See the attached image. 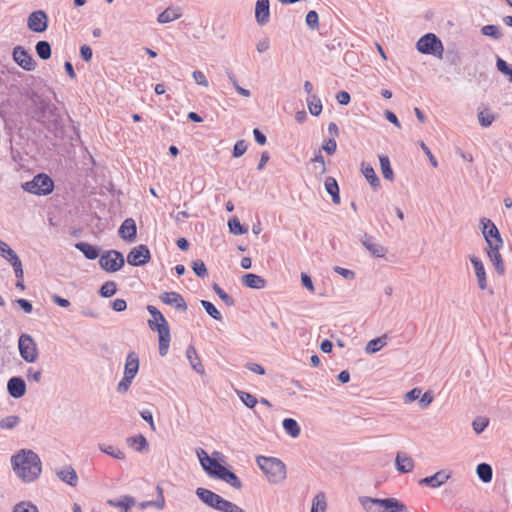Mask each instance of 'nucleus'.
<instances>
[{
	"mask_svg": "<svg viewBox=\"0 0 512 512\" xmlns=\"http://www.w3.org/2000/svg\"><path fill=\"white\" fill-rule=\"evenodd\" d=\"M11 464L15 474L24 482H33L42 471L39 456L30 449H22L11 457Z\"/></svg>",
	"mask_w": 512,
	"mask_h": 512,
	"instance_id": "nucleus-1",
	"label": "nucleus"
},
{
	"mask_svg": "<svg viewBox=\"0 0 512 512\" xmlns=\"http://www.w3.org/2000/svg\"><path fill=\"white\" fill-rule=\"evenodd\" d=\"M147 311L151 315L148 320V326L151 330L158 332L159 338V354L165 356L168 353L171 334L170 327L164 315L155 306L148 305Z\"/></svg>",
	"mask_w": 512,
	"mask_h": 512,
	"instance_id": "nucleus-2",
	"label": "nucleus"
},
{
	"mask_svg": "<svg viewBox=\"0 0 512 512\" xmlns=\"http://www.w3.org/2000/svg\"><path fill=\"white\" fill-rule=\"evenodd\" d=\"M358 501L366 512H409L407 506L396 498L360 496Z\"/></svg>",
	"mask_w": 512,
	"mask_h": 512,
	"instance_id": "nucleus-3",
	"label": "nucleus"
},
{
	"mask_svg": "<svg viewBox=\"0 0 512 512\" xmlns=\"http://www.w3.org/2000/svg\"><path fill=\"white\" fill-rule=\"evenodd\" d=\"M256 462L269 482L277 484L286 478V466L281 460L274 457L258 456Z\"/></svg>",
	"mask_w": 512,
	"mask_h": 512,
	"instance_id": "nucleus-4",
	"label": "nucleus"
},
{
	"mask_svg": "<svg viewBox=\"0 0 512 512\" xmlns=\"http://www.w3.org/2000/svg\"><path fill=\"white\" fill-rule=\"evenodd\" d=\"M21 187L28 193L46 196L52 193L54 182L47 174L39 173L32 180L23 183Z\"/></svg>",
	"mask_w": 512,
	"mask_h": 512,
	"instance_id": "nucleus-5",
	"label": "nucleus"
},
{
	"mask_svg": "<svg viewBox=\"0 0 512 512\" xmlns=\"http://www.w3.org/2000/svg\"><path fill=\"white\" fill-rule=\"evenodd\" d=\"M18 349L21 358L27 363H34L38 359L39 351L33 337L23 333L18 339Z\"/></svg>",
	"mask_w": 512,
	"mask_h": 512,
	"instance_id": "nucleus-6",
	"label": "nucleus"
},
{
	"mask_svg": "<svg viewBox=\"0 0 512 512\" xmlns=\"http://www.w3.org/2000/svg\"><path fill=\"white\" fill-rule=\"evenodd\" d=\"M417 50L422 54L442 56L443 44L441 40L433 33H427L422 36L416 44Z\"/></svg>",
	"mask_w": 512,
	"mask_h": 512,
	"instance_id": "nucleus-7",
	"label": "nucleus"
},
{
	"mask_svg": "<svg viewBox=\"0 0 512 512\" xmlns=\"http://www.w3.org/2000/svg\"><path fill=\"white\" fill-rule=\"evenodd\" d=\"M125 260L121 252L109 250L103 253L99 259L100 267L107 272H116L124 266Z\"/></svg>",
	"mask_w": 512,
	"mask_h": 512,
	"instance_id": "nucleus-8",
	"label": "nucleus"
},
{
	"mask_svg": "<svg viewBox=\"0 0 512 512\" xmlns=\"http://www.w3.org/2000/svg\"><path fill=\"white\" fill-rule=\"evenodd\" d=\"M0 255L10 263L12 266L15 277L22 278L23 266L17 253L3 240L0 239Z\"/></svg>",
	"mask_w": 512,
	"mask_h": 512,
	"instance_id": "nucleus-9",
	"label": "nucleus"
},
{
	"mask_svg": "<svg viewBox=\"0 0 512 512\" xmlns=\"http://www.w3.org/2000/svg\"><path fill=\"white\" fill-rule=\"evenodd\" d=\"M482 233L488 247L503 246V240L496 225L489 219H482Z\"/></svg>",
	"mask_w": 512,
	"mask_h": 512,
	"instance_id": "nucleus-10",
	"label": "nucleus"
},
{
	"mask_svg": "<svg viewBox=\"0 0 512 512\" xmlns=\"http://www.w3.org/2000/svg\"><path fill=\"white\" fill-rule=\"evenodd\" d=\"M150 250L146 245L133 248L127 255V262L132 266H142L150 261Z\"/></svg>",
	"mask_w": 512,
	"mask_h": 512,
	"instance_id": "nucleus-11",
	"label": "nucleus"
},
{
	"mask_svg": "<svg viewBox=\"0 0 512 512\" xmlns=\"http://www.w3.org/2000/svg\"><path fill=\"white\" fill-rule=\"evenodd\" d=\"M202 468L211 477H215L220 469L223 467L216 459L209 457L207 452L202 448L196 450Z\"/></svg>",
	"mask_w": 512,
	"mask_h": 512,
	"instance_id": "nucleus-12",
	"label": "nucleus"
},
{
	"mask_svg": "<svg viewBox=\"0 0 512 512\" xmlns=\"http://www.w3.org/2000/svg\"><path fill=\"white\" fill-rule=\"evenodd\" d=\"M361 244L374 257L383 258L387 253V248L381 245L374 236L364 233L360 237Z\"/></svg>",
	"mask_w": 512,
	"mask_h": 512,
	"instance_id": "nucleus-13",
	"label": "nucleus"
},
{
	"mask_svg": "<svg viewBox=\"0 0 512 512\" xmlns=\"http://www.w3.org/2000/svg\"><path fill=\"white\" fill-rule=\"evenodd\" d=\"M27 26L33 32H44L48 27V16L42 10L32 12L27 19Z\"/></svg>",
	"mask_w": 512,
	"mask_h": 512,
	"instance_id": "nucleus-14",
	"label": "nucleus"
},
{
	"mask_svg": "<svg viewBox=\"0 0 512 512\" xmlns=\"http://www.w3.org/2000/svg\"><path fill=\"white\" fill-rule=\"evenodd\" d=\"M13 60L24 70L32 71L35 69V61L31 54L22 46H16L12 52Z\"/></svg>",
	"mask_w": 512,
	"mask_h": 512,
	"instance_id": "nucleus-15",
	"label": "nucleus"
},
{
	"mask_svg": "<svg viewBox=\"0 0 512 512\" xmlns=\"http://www.w3.org/2000/svg\"><path fill=\"white\" fill-rule=\"evenodd\" d=\"M160 300L166 305L173 306L180 312H185L188 308L182 295L177 292H163L160 295Z\"/></svg>",
	"mask_w": 512,
	"mask_h": 512,
	"instance_id": "nucleus-16",
	"label": "nucleus"
},
{
	"mask_svg": "<svg viewBox=\"0 0 512 512\" xmlns=\"http://www.w3.org/2000/svg\"><path fill=\"white\" fill-rule=\"evenodd\" d=\"M7 391L11 397L21 398L26 393V383L21 377H12L7 382Z\"/></svg>",
	"mask_w": 512,
	"mask_h": 512,
	"instance_id": "nucleus-17",
	"label": "nucleus"
},
{
	"mask_svg": "<svg viewBox=\"0 0 512 512\" xmlns=\"http://www.w3.org/2000/svg\"><path fill=\"white\" fill-rule=\"evenodd\" d=\"M255 18L260 26L269 22L270 4L269 0H257L255 5Z\"/></svg>",
	"mask_w": 512,
	"mask_h": 512,
	"instance_id": "nucleus-18",
	"label": "nucleus"
},
{
	"mask_svg": "<svg viewBox=\"0 0 512 512\" xmlns=\"http://www.w3.org/2000/svg\"><path fill=\"white\" fill-rule=\"evenodd\" d=\"M137 227L132 218H127L123 221L119 228V235L122 239L128 242H133L136 238Z\"/></svg>",
	"mask_w": 512,
	"mask_h": 512,
	"instance_id": "nucleus-19",
	"label": "nucleus"
},
{
	"mask_svg": "<svg viewBox=\"0 0 512 512\" xmlns=\"http://www.w3.org/2000/svg\"><path fill=\"white\" fill-rule=\"evenodd\" d=\"M469 259L474 267L479 288L485 290L487 288V279L483 262L476 256H470Z\"/></svg>",
	"mask_w": 512,
	"mask_h": 512,
	"instance_id": "nucleus-20",
	"label": "nucleus"
},
{
	"mask_svg": "<svg viewBox=\"0 0 512 512\" xmlns=\"http://www.w3.org/2000/svg\"><path fill=\"white\" fill-rule=\"evenodd\" d=\"M56 475L62 482L68 484L71 487H75L78 484V475L75 469L70 465H66L58 470Z\"/></svg>",
	"mask_w": 512,
	"mask_h": 512,
	"instance_id": "nucleus-21",
	"label": "nucleus"
},
{
	"mask_svg": "<svg viewBox=\"0 0 512 512\" xmlns=\"http://www.w3.org/2000/svg\"><path fill=\"white\" fill-rule=\"evenodd\" d=\"M196 495L203 503L214 509H216L218 502L221 499L220 495L212 492L211 490L201 487L196 489Z\"/></svg>",
	"mask_w": 512,
	"mask_h": 512,
	"instance_id": "nucleus-22",
	"label": "nucleus"
},
{
	"mask_svg": "<svg viewBox=\"0 0 512 512\" xmlns=\"http://www.w3.org/2000/svg\"><path fill=\"white\" fill-rule=\"evenodd\" d=\"M450 475L447 474L444 470L436 472L434 475L422 478L419 481L420 485H426L430 486L432 488L440 487L442 484H444L448 479Z\"/></svg>",
	"mask_w": 512,
	"mask_h": 512,
	"instance_id": "nucleus-23",
	"label": "nucleus"
},
{
	"mask_svg": "<svg viewBox=\"0 0 512 512\" xmlns=\"http://www.w3.org/2000/svg\"><path fill=\"white\" fill-rule=\"evenodd\" d=\"M215 478H218V479L226 482L227 484H229L231 487H233L235 489H240L242 487V482L237 477V475L234 472L227 469L225 466H223L220 469V471L217 473Z\"/></svg>",
	"mask_w": 512,
	"mask_h": 512,
	"instance_id": "nucleus-24",
	"label": "nucleus"
},
{
	"mask_svg": "<svg viewBox=\"0 0 512 512\" xmlns=\"http://www.w3.org/2000/svg\"><path fill=\"white\" fill-rule=\"evenodd\" d=\"M501 247L502 246L489 247V249L487 250V255L490 261L492 262L497 273L500 275L504 274L505 272V265L502 256L499 252Z\"/></svg>",
	"mask_w": 512,
	"mask_h": 512,
	"instance_id": "nucleus-25",
	"label": "nucleus"
},
{
	"mask_svg": "<svg viewBox=\"0 0 512 512\" xmlns=\"http://www.w3.org/2000/svg\"><path fill=\"white\" fill-rule=\"evenodd\" d=\"M139 370V356L135 351H130L126 356L124 374L134 377Z\"/></svg>",
	"mask_w": 512,
	"mask_h": 512,
	"instance_id": "nucleus-26",
	"label": "nucleus"
},
{
	"mask_svg": "<svg viewBox=\"0 0 512 512\" xmlns=\"http://www.w3.org/2000/svg\"><path fill=\"white\" fill-rule=\"evenodd\" d=\"M242 284L252 289H263L266 287V280L253 273H247L242 276Z\"/></svg>",
	"mask_w": 512,
	"mask_h": 512,
	"instance_id": "nucleus-27",
	"label": "nucleus"
},
{
	"mask_svg": "<svg viewBox=\"0 0 512 512\" xmlns=\"http://www.w3.org/2000/svg\"><path fill=\"white\" fill-rule=\"evenodd\" d=\"M181 16L182 10L180 7H168L158 15L157 21L160 24H166L179 19Z\"/></svg>",
	"mask_w": 512,
	"mask_h": 512,
	"instance_id": "nucleus-28",
	"label": "nucleus"
},
{
	"mask_svg": "<svg viewBox=\"0 0 512 512\" xmlns=\"http://www.w3.org/2000/svg\"><path fill=\"white\" fill-rule=\"evenodd\" d=\"M106 503L111 507H117L124 511L131 509L136 504V500L132 496L124 495L118 499H108Z\"/></svg>",
	"mask_w": 512,
	"mask_h": 512,
	"instance_id": "nucleus-29",
	"label": "nucleus"
},
{
	"mask_svg": "<svg viewBox=\"0 0 512 512\" xmlns=\"http://www.w3.org/2000/svg\"><path fill=\"white\" fill-rule=\"evenodd\" d=\"M396 469L401 473H409L414 468V461L411 457L398 453L395 460Z\"/></svg>",
	"mask_w": 512,
	"mask_h": 512,
	"instance_id": "nucleus-30",
	"label": "nucleus"
},
{
	"mask_svg": "<svg viewBox=\"0 0 512 512\" xmlns=\"http://www.w3.org/2000/svg\"><path fill=\"white\" fill-rule=\"evenodd\" d=\"M157 491V498L154 501H143L140 503L141 509H146L148 507H155L158 510H163L165 508V498L163 489L160 487V485L156 486Z\"/></svg>",
	"mask_w": 512,
	"mask_h": 512,
	"instance_id": "nucleus-31",
	"label": "nucleus"
},
{
	"mask_svg": "<svg viewBox=\"0 0 512 512\" xmlns=\"http://www.w3.org/2000/svg\"><path fill=\"white\" fill-rule=\"evenodd\" d=\"M186 356L190 362L191 367L198 374L203 375L205 372L204 366L202 365L197 352L193 346H189L186 350Z\"/></svg>",
	"mask_w": 512,
	"mask_h": 512,
	"instance_id": "nucleus-32",
	"label": "nucleus"
},
{
	"mask_svg": "<svg viewBox=\"0 0 512 512\" xmlns=\"http://www.w3.org/2000/svg\"><path fill=\"white\" fill-rule=\"evenodd\" d=\"M361 171L364 177L367 179V181L374 189L379 187L380 180L376 175L374 168L370 164L362 162Z\"/></svg>",
	"mask_w": 512,
	"mask_h": 512,
	"instance_id": "nucleus-33",
	"label": "nucleus"
},
{
	"mask_svg": "<svg viewBox=\"0 0 512 512\" xmlns=\"http://www.w3.org/2000/svg\"><path fill=\"white\" fill-rule=\"evenodd\" d=\"M325 190L332 197L335 204L340 203L339 186L335 178L327 177L325 180Z\"/></svg>",
	"mask_w": 512,
	"mask_h": 512,
	"instance_id": "nucleus-34",
	"label": "nucleus"
},
{
	"mask_svg": "<svg viewBox=\"0 0 512 512\" xmlns=\"http://www.w3.org/2000/svg\"><path fill=\"white\" fill-rule=\"evenodd\" d=\"M126 442L129 447L133 448L137 452H142L148 448V441L142 434L128 437Z\"/></svg>",
	"mask_w": 512,
	"mask_h": 512,
	"instance_id": "nucleus-35",
	"label": "nucleus"
},
{
	"mask_svg": "<svg viewBox=\"0 0 512 512\" xmlns=\"http://www.w3.org/2000/svg\"><path fill=\"white\" fill-rule=\"evenodd\" d=\"M75 248L81 251L89 260H94L99 256V249L87 242H78L75 244Z\"/></svg>",
	"mask_w": 512,
	"mask_h": 512,
	"instance_id": "nucleus-36",
	"label": "nucleus"
},
{
	"mask_svg": "<svg viewBox=\"0 0 512 512\" xmlns=\"http://www.w3.org/2000/svg\"><path fill=\"white\" fill-rule=\"evenodd\" d=\"M476 473L479 479L483 483H489L492 480L493 477V470L491 465L487 463H480L476 467Z\"/></svg>",
	"mask_w": 512,
	"mask_h": 512,
	"instance_id": "nucleus-37",
	"label": "nucleus"
},
{
	"mask_svg": "<svg viewBox=\"0 0 512 512\" xmlns=\"http://www.w3.org/2000/svg\"><path fill=\"white\" fill-rule=\"evenodd\" d=\"M285 432L292 438H297L300 435V426L296 420L292 418H285L282 422Z\"/></svg>",
	"mask_w": 512,
	"mask_h": 512,
	"instance_id": "nucleus-38",
	"label": "nucleus"
},
{
	"mask_svg": "<svg viewBox=\"0 0 512 512\" xmlns=\"http://www.w3.org/2000/svg\"><path fill=\"white\" fill-rule=\"evenodd\" d=\"M386 336L378 337L375 339L370 340L365 347V352L367 354H374L378 351H380L386 344Z\"/></svg>",
	"mask_w": 512,
	"mask_h": 512,
	"instance_id": "nucleus-39",
	"label": "nucleus"
},
{
	"mask_svg": "<svg viewBox=\"0 0 512 512\" xmlns=\"http://www.w3.org/2000/svg\"><path fill=\"white\" fill-rule=\"evenodd\" d=\"M98 448L101 452L115 458L118 460H124L125 459V453L112 445H106V444H99Z\"/></svg>",
	"mask_w": 512,
	"mask_h": 512,
	"instance_id": "nucleus-40",
	"label": "nucleus"
},
{
	"mask_svg": "<svg viewBox=\"0 0 512 512\" xmlns=\"http://www.w3.org/2000/svg\"><path fill=\"white\" fill-rule=\"evenodd\" d=\"M307 106L309 109V112L313 116H318L322 112V102L320 98L317 95H311L307 98Z\"/></svg>",
	"mask_w": 512,
	"mask_h": 512,
	"instance_id": "nucleus-41",
	"label": "nucleus"
},
{
	"mask_svg": "<svg viewBox=\"0 0 512 512\" xmlns=\"http://www.w3.org/2000/svg\"><path fill=\"white\" fill-rule=\"evenodd\" d=\"M38 57L42 60H47L51 57V45L48 41L41 40L35 46Z\"/></svg>",
	"mask_w": 512,
	"mask_h": 512,
	"instance_id": "nucleus-42",
	"label": "nucleus"
},
{
	"mask_svg": "<svg viewBox=\"0 0 512 512\" xmlns=\"http://www.w3.org/2000/svg\"><path fill=\"white\" fill-rule=\"evenodd\" d=\"M380 166L382 170L383 177L387 180H393L394 173L390 165V160L387 156L381 155L379 157Z\"/></svg>",
	"mask_w": 512,
	"mask_h": 512,
	"instance_id": "nucleus-43",
	"label": "nucleus"
},
{
	"mask_svg": "<svg viewBox=\"0 0 512 512\" xmlns=\"http://www.w3.org/2000/svg\"><path fill=\"white\" fill-rule=\"evenodd\" d=\"M326 506L327 503L324 493H318L313 498L311 512H325Z\"/></svg>",
	"mask_w": 512,
	"mask_h": 512,
	"instance_id": "nucleus-44",
	"label": "nucleus"
},
{
	"mask_svg": "<svg viewBox=\"0 0 512 512\" xmlns=\"http://www.w3.org/2000/svg\"><path fill=\"white\" fill-rule=\"evenodd\" d=\"M481 33L495 40H499L503 36L499 26L493 24L483 26L481 28Z\"/></svg>",
	"mask_w": 512,
	"mask_h": 512,
	"instance_id": "nucleus-45",
	"label": "nucleus"
},
{
	"mask_svg": "<svg viewBox=\"0 0 512 512\" xmlns=\"http://www.w3.org/2000/svg\"><path fill=\"white\" fill-rule=\"evenodd\" d=\"M20 423V418L16 415H10L0 420V429L11 430Z\"/></svg>",
	"mask_w": 512,
	"mask_h": 512,
	"instance_id": "nucleus-46",
	"label": "nucleus"
},
{
	"mask_svg": "<svg viewBox=\"0 0 512 512\" xmlns=\"http://www.w3.org/2000/svg\"><path fill=\"white\" fill-rule=\"evenodd\" d=\"M201 305L207 312L209 316H211L213 319L221 321L222 320V314L218 311V309L207 300H201Z\"/></svg>",
	"mask_w": 512,
	"mask_h": 512,
	"instance_id": "nucleus-47",
	"label": "nucleus"
},
{
	"mask_svg": "<svg viewBox=\"0 0 512 512\" xmlns=\"http://www.w3.org/2000/svg\"><path fill=\"white\" fill-rule=\"evenodd\" d=\"M116 291V283L113 281H107L101 286L99 294L104 298H109L112 297L116 293Z\"/></svg>",
	"mask_w": 512,
	"mask_h": 512,
	"instance_id": "nucleus-48",
	"label": "nucleus"
},
{
	"mask_svg": "<svg viewBox=\"0 0 512 512\" xmlns=\"http://www.w3.org/2000/svg\"><path fill=\"white\" fill-rule=\"evenodd\" d=\"M228 227L230 232L234 235H242L247 232V229L240 223V221L236 217L228 221Z\"/></svg>",
	"mask_w": 512,
	"mask_h": 512,
	"instance_id": "nucleus-49",
	"label": "nucleus"
},
{
	"mask_svg": "<svg viewBox=\"0 0 512 512\" xmlns=\"http://www.w3.org/2000/svg\"><path fill=\"white\" fill-rule=\"evenodd\" d=\"M238 509H239L238 505H236L222 497L216 507V510L221 511V512H237Z\"/></svg>",
	"mask_w": 512,
	"mask_h": 512,
	"instance_id": "nucleus-50",
	"label": "nucleus"
},
{
	"mask_svg": "<svg viewBox=\"0 0 512 512\" xmlns=\"http://www.w3.org/2000/svg\"><path fill=\"white\" fill-rule=\"evenodd\" d=\"M237 394L244 405H246L248 408H254L258 402L256 397L248 392L238 391Z\"/></svg>",
	"mask_w": 512,
	"mask_h": 512,
	"instance_id": "nucleus-51",
	"label": "nucleus"
},
{
	"mask_svg": "<svg viewBox=\"0 0 512 512\" xmlns=\"http://www.w3.org/2000/svg\"><path fill=\"white\" fill-rule=\"evenodd\" d=\"M213 290L227 306L234 305V299L228 295L218 284L213 285Z\"/></svg>",
	"mask_w": 512,
	"mask_h": 512,
	"instance_id": "nucleus-52",
	"label": "nucleus"
},
{
	"mask_svg": "<svg viewBox=\"0 0 512 512\" xmlns=\"http://www.w3.org/2000/svg\"><path fill=\"white\" fill-rule=\"evenodd\" d=\"M305 21L307 26L312 30H317L319 28V16L316 11H309L306 15Z\"/></svg>",
	"mask_w": 512,
	"mask_h": 512,
	"instance_id": "nucleus-53",
	"label": "nucleus"
},
{
	"mask_svg": "<svg viewBox=\"0 0 512 512\" xmlns=\"http://www.w3.org/2000/svg\"><path fill=\"white\" fill-rule=\"evenodd\" d=\"M13 512H39L38 508L30 502H20L14 506Z\"/></svg>",
	"mask_w": 512,
	"mask_h": 512,
	"instance_id": "nucleus-54",
	"label": "nucleus"
},
{
	"mask_svg": "<svg viewBox=\"0 0 512 512\" xmlns=\"http://www.w3.org/2000/svg\"><path fill=\"white\" fill-rule=\"evenodd\" d=\"M192 269L194 273L200 278H204L205 276H207V268L202 260L193 261Z\"/></svg>",
	"mask_w": 512,
	"mask_h": 512,
	"instance_id": "nucleus-55",
	"label": "nucleus"
},
{
	"mask_svg": "<svg viewBox=\"0 0 512 512\" xmlns=\"http://www.w3.org/2000/svg\"><path fill=\"white\" fill-rule=\"evenodd\" d=\"M134 377L123 374V378L117 385V391L121 394H125L133 381Z\"/></svg>",
	"mask_w": 512,
	"mask_h": 512,
	"instance_id": "nucleus-56",
	"label": "nucleus"
},
{
	"mask_svg": "<svg viewBox=\"0 0 512 512\" xmlns=\"http://www.w3.org/2000/svg\"><path fill=\"white\" fill-rule=\"evenodd\" d=\"M488 424H489L488 418L478 417L473 421L472 426H473L474 431L477 434H480L481 432H483L485 430V428L488 426Z\"/></svg>",
	"mask_w": 512,
	"mask_h": 512,
	"instance_id": "nucleus-57",
	"label": "nucleus"
},
{
	"mask_svg": "<svg viewBox=\"0 0 512 512\" xmlns=\"http://www.w3.org/2000/svg\"><path fill=\"white\" fill-rule=\"evenodd\" d=\"M26 378L30 382L39 383L42 380V370H35L33 367H29L26 370Z\"/></svg>",
	"mask_w": 512,
	"mask_h": 512,
	"instance_id": "nucleus-58",
	"label": "nucleus"
},
{
	"mask_svg": "<svg viewBox=\"0 0 512 512\" xmlns=\"http://www.w3.org/2000/svg\"><path fill=\"white\" fill-rule=\"evenodd\" d=\"M247 148L248 144L245 140L237 141L233 147V156L235 158L241 157L247 151Z\"/></svg>",
	"mask_w": 512,
	"mask_h": 512,
	"instance_id": "nucleus-59",
	"label": "nucleus"
},
{
	"mask_svg": "<svg viewBox=\"0 0 512 512\" xmlns=\"http://www.w3.org/2000/svg\"><path fill=\"white\" fill-rule=\"evenodd\" d=\"M478 120L481 126L489 127L495 120V117L490 113H485L481 111L478 113Z\"/></svg>",
	"mask_w": 512,
	"mask_h": 512,
	"instance_id": "nucleus-60",
	"label": "nucleus"
},
{
	"mask_svg": "<svg viewBox=\"0 0 512 512\" xmlns=\"http://www.w3.org/2000/svg\"><path fill=\"white\" fill-rule=\"evenodd\" d=\"M192 76L198 85L203 86V87H208L209 82H208L205 74L202 71L195 70V71H193Z\"/></svg>",
	"mask_w": 512,
	"mask_h": 512,
	"instance_id": "nucleus-61",
	"label": "nucleus"
},
{
	"mask_svg": "<svg viewBox=\"0 0 512 512\" xmlns=\"http://www.w3.org/2000/svg\"><path fill=\"white\" fill-rule=\"evenodd\" d=\"M322 149L329 155H333L337 149L336 140L331 138V139L324 141V143L322 145Z\"/></svg>",
	"mask_w": 512,
	"mask_h": 512,
	"instance_id": "nucleus-62",
	"label": "nucleus"
},
{
	"mask_svg": "<svg viewBox=\"0 0 512 512\" xmlns=\"http://www.w3.org/2000/svg\"><path fill=\"white\" fill-rule=\"evenodd\" d=\"M421 395V389L420 388H413L409 392H407L404 396L405 403H411L415 400H417Z\"/></svg>",
	"mask_w": 512,
	"mask_h": 512,
	"instance_id": "nucleus-63",
	"label": "nucleus"
},
{
	"mask_svg": "<svg viewBox=\"0 0 512 512\" xmlns=\"http://www.w3.org/2000/svg\"><path fill=\"white\" fill-rule=\"evenodd\" d=\"M496 67L501 73H503L506 76L510 74V71L512 69V66L508 65L507 62L500 57L497 58Z\"/></svg>",
	"mask_w": 512,
	"mask_h": 512,
	"instance_id": "nucleus-64",
	"label": "nucleus"
}]
</instances>
